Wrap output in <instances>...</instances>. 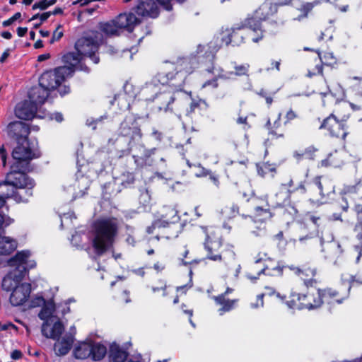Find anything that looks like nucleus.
I'll list each match as a JSON object with an SVG mask.
<instances>
[{
  "label": "nucleus",
  "instance_id": "nucleus-5",
  "mask_svg": "<svg viewBox=\"0 0 362 362\" xmlns=\"http://www.w3.org/2000/svg\"><path fill=\"white\" fill-rule=\"evenodd\" d=\"M290 266L281 265L280 262L268 257L265 252H259L255 258L254 263L251 265L250 271L247 273V277L255 281L259 279L261 274L269 276H281L284 269Z\"/></svg>",
  "mask_w": 362,
  "mask_h": 362
},
{
  "label": "nucleus",
  "instance_id": "nucleus-44",
  "mask_svg": "<svg viewBox=\"0 0 362 362\" xmlns=\"http://www.w3.org/2000/svg\"><path fill=\"white\" fill-rule=\"evenodd\" d=\"M187 255H188V251L185 250L184 254L182 255V256H183V258H182V265H184L185 267L186 272H187V275L191 279L192 278V270L191 267L189 266V265H190L193 262H194L195 264H197L198 262L197 260H195V259L187 260Z\"/></svg>",
  "mask_w": 362,
  "mask_h": 362
},
{
  "label": "nucleus",
  "instance_id": "nucleus-47",
  "mask_svg": "<svg viewBox=\"0 0 362 362\" xmlns=\"http://www.w3.org/2000/svg\"><path fill=\"white\" fill-rule=\"evenodd\" d=\"M318 150L314 146H309L302 153V155L304 156L305 158L313 160L316 157L315 153Z\"/></svg>",
  "mask_w": 362,
  "mask_h": 362
},
{
  "label": "nucleus",
  "instance_id": "nucleus-6",
  "mask_svg": "<svg viewBox=\"0 0 362 362\" xmlns=\"http://www.w3.org/2000/svg\"><path fill=\"white\" fill-rule=\"evenodd\" d=\"M177 213V211L172 206H164L163 212L160 215V218L154 220L151 225L146 228V232L151 235L154 233L155 230L163 229V232L160 234L158 233L156 235L158 240L160 238L170 239L177 238L178 236V231L175 230V232H171L170 225L179 221L180 217Z\"/></svg>",
  "mask_w": 362,
  "mask_h": 362
},
{
  "label": "nucleus",
  "instance_id": "nucleus-26",
  "mask_svg": "<svg viewBox=\"0 0 362 362\" xmlns=\"http://www.w3.org/2000/svg\"><path fill=\"white\" fill-rule=\"evenodd\" d=\"M74 343V337L71 335H66L61 341L54 344V351L57 356H63L66 355L71 350Z\"/></svg>",
  "mask_w": 362,
  "mask_h": 362
},
{
  "label": "nucleus",
  "instance_id": "nucleus-40",
  "mask_svg": "<svg viewBox=\"0 0 362 362\" xmlns=\"http://www.w3.org/2000/svg\"><path fill=\"white\" fill-rule=\"evenodd\" d=\"M18 283L16 282V280L9 274H6L2 279L1 288L3 290L6 291H13Z\"/></svg>",
  "mask_w": 362,
  "mask_h": 362
},
{
  "label": "nucleus",
  "instance_id": "nucleus-38",
  "mask_svg": "<svg viewBox=\"0 0 362 362\" xmlns=\"http://www.w3.org/2000/svg\"><path fill=\"white\" fill-rule=\"evenodd\" d=\"M14 184H23V182H0V198L6 201L11 198L13 193Z\"/></svg>",
  "mask_w": 362,
  "mask_h": 362
},
{
  "label": "nucleus",
  "instance_id": "nucleus-58",
  "mask_svg": "<svg viewBox=\"0 0 362 362\" xmlns=\"http://www.w3.org/2000/svg\"><path fill=\"white\" fill-rule=\"evenodd\" d=\"M158 98L166 102V107H164L165 110H167V109H168L170 103L171 102H173L175 100V98L172 95H170L169 93L160 94L159 96H158Z\"/></svg>",
  "mask_w": 362,
  "mask_h": 362
},
{
  "label": "nucleus",
  "instance_id": "nucleus-9",
  "mask_svg": "<svg viewBox=\"0 0 362 362\" xmlns=\"http://www.w3.org/2000/svg\"><path fill=\"white\" fill-rule=\"evenodd\" d=\"M351 288V285L349 283L341 282L335 288L327 287L320 288L322 303H326L329 305L343 303L349 298Z\"/></svg>",
  "mask_w": 362,
  "mask_h": 362
},
{
  "label": "nucleus",
  "instance_id": "nucleus-34",
  "mask_svg": "<svg viewBox=\"0 0 362 362\" xmlns=\"http://www.w3.org/2000/svg\"><path fill=\"white\" fill-rule=\"evenodd\" d=\"M54 310L55 303L53 300H49L42 306L38 317L44 322H48V320L52 316Z\"/></svg>",
  "mask_w": 362,
  "mask_h": 362
},
{
  "label": "nucleus",
  "instance_id": "nucleus-3",
  "mask_svg": "<svg viewBox=\"0 0 362 362\" xmlns=\"http://www.w3.org/2000/svg\"><path fill=\"white\" fill-rule=\"evenodd\" d=\"M298 188L303 189L300 182L298 187H294L293 182H284L279 187V191L276 193V202L274 204V211L276 216L282 218L286 223L295 220L298 213L296 208L291 204V194Z\"/></svg>",
  "mask_w": 362,
  "mask_h": 362
},
{
  "label": "nucleus",
  "instance_id": "nucleus-29",
  "mask_svg": "<svg viewBox=\"0 0 362 362\" xmlns=\"http://www.w3.org/2000/svg\"><path fill=\"white\" fill-rule=\"evenodd\" d=\"M205 234L204 242H223L221 229L216 226H201Z\"/></svg>",
  "mask_w": 362,
  "mask_h": 362
},
{
  "label": "nucleus",
  "instance_id": "nucleus-10",
  "mask_svg": "<svg viewBox=\"0 0 362 362\" xmlns=\"http://www.w3.org/2000/svg\"><path fill=\"white\" fill-rule=\"evenodd\" d=\"M289 269L299 277L307 289L315 288L320 282L317 268L314 264L305 263L300 267L290 266Z\"/></svg>",
  "mask_w": 362,
  "mask_h": 362
},
{
  "label": "nucleus",
  "instance_id": "nucleus-35",
  "mask_svg": "<svg viewBox=\"0 0 362 362\" xmlns=\"http://www.w3.org/2000/svg\"><path fill=\"white\" fill-rule=\"evenodd\" d=\"M107 353L106 346L100 343H94L91 341V354L90 358L95 361L102 360Z\"/></svg>",
  "mask_w": 362,
  "mask_h": 362
},
{
  "label": "nucleus",
  "instance_id": "nucleus-36",
  "mask_svg": "<svg viewBox=\"0 0 362 362\" xmlns=\"http://www.w3.org/2000/svg\"><path fill=\"white\" fill-rule=\"evenodd\" d=\"M81 60L78 52H68L62 57V62L64 66H71L72 74L75 71V66H77Z\"/></svg>",
  "mask_w": 362,
  "mask_h": 362
},
{
  "label": "nucleus",
  "instance_id": "nucleus-41",
  "mask_svg": "<svg viewBox=\"0 0 362 362\" xmlns=\"http://www.w3.org/2000/svg\"><path fill=\"white\" fill-rule=\"evenodd\" d=\"M139 201L144 209L151 206V196L147 187H144L140 189Z\"/></svg>",
  "mask_w": 362,
  "mask_h": 362
},
{
  "label": "nucleus",
  "instance_id": "nucleus-8",
  "mask_svg": "<svg viewBox=\"0 0 362 362\" xmlns=\"http://www.w3.org/2000/svg\"><path fill=\"white\" fill-rule=\"evenodd\" d=\"M72 75L71 66H62L54 70L44 72L40 79V85L52 91L56 89L69 76Z\"/></svg>",
  "mask_w": 362,
  "mask_h": 362
},
{
  "label": "nucleus",
  "instance_id": "nucleus-22",
  "mask_svg": "<svg viewBox=\"0 0 362 362\" xmlns=\"http://www.w3.org/2000/svg\"><path fill=\"white\" fill-rule=\"evenodd\" d=\"M35 182H23V184H14L13 193L11 198L16 202H27L33 196V188Z\"/></svg>",
  "mask_w": 362,
  "mask_h": 362
},
{
  "label": "nucleus",
  "instance_id": "nucleus-12",
  "mask_svg": "<svg viewBox=\"0 0 362 362\" xmlns=\"http://www.w3.org/2000/svg\"><path fill=\"white\" fill-rule=\"evenodd\" d=\"M119 136L128 139L127 147L123 150V152L125 154H129L132 147L141 141L142 134L140 128L136 125L131 127L127 122H122L119 127Z\"/></svg>",
  "mask_w": 362,
  "mask_h": 362
},
{
  "label": "nucleus",
  "instance_id": "nucleus-13",
  "mask_svg": "<svg viewBox=\"0 0 362 362\" xmlns=\"http://www.w3.org/2000/svg\"><path fill=\"white\" fill-rule=\"evenodd\" d=\"M361 200L362 201V197ZM353 210L356 216L354 232L355 233L356 238L359 241V244L353 247L351 252L353 255L356 256L355 262L358 263L362 256V202L355 204Z\"/></svg>",
  "mask_w": 362,
  "mask_h": 362
},
{
  "label": "nucleus",
  "instance_id": "nucleus-51",
  "mask_svg": "<svg viewBox=\"0 0 362 362\" xmlns=\"http://www.w3.org/2000/svg\"><path fill=\"white\" fill-rule=\"evenodd\" d=\"M269 291L268 293V295L270 296H275L276 298H278L281 303H286V296L285 295H281L280 293L276 291L274 289L272 288H267Z\"/></svg>",
  "mask_w": 362,
  "mask_h": 362
},
{
  "label": "nucleus",
  "instance_id": "nucleus-37",
  "mask_svg": "<svg viewBox=\"0 0 362 362\" xmlns=\"http://www.w3.org/2000/svg\"><path fill=\"white\" fill-rule=\"evenodd\" d=\"M243 35L242 33V30L240 28H238L236 30H233L232 32L228 34L226 39H223V41L226 42V44L228 45L229 43H232L234 46H238L243 42Z\"/></svg>",
  "mask_w": 362,
  "mask_h": 362
},
{
  "label": "nucleus",
  "instance_id": "nucleus-59",
  "mask_svg": "<svg viewBox=\"0 0 362 362\" xmlns=\"http://www.w3.org/2000/svg\"><path fill=\"white\" fill-rule=\"evenodd\" d=\"M332 157V154L329 155L328 158L326 160H322V165L327 166V165H333L334 167H337L339 165V162L336 160L335 157L333 159H331Z\"/></svg>",
  "mask_w": 362,
  "mask_h": 362
},
{
  "label": "nucleus",
  "instance_id": "nucleus-30",
  "mask_svg": "<svg viewBox=\"0 0 362 362\" xmlns=\"http://www.w3.org/2000/svg\"><path fill=\"white\" fill-rule=\"evenodd\" d=\"M129 356V353L122 349L119 345L112 343L109 349V359L111 362H125Z\"/></svg>",
  "mask_w": 362,
  "mask_h": 362
},
{
  "label": "nucleus",
  "instance_id": "nucleus-43",
  "mask_svg": "<svg viewBox=\"0 0 362 362\" xmlns=\"http://www.w3.org/2000/svg\"><path fill=\"white\" fill-rule=\"evenodd\" d=\"M239 193L244 197H252L255 195V192L252 189L251 182H243V185L240 187Z\"/></svg>",
  "mask_w": 362,
  "mask_h": 362
},
{
  "label": "nucleus",
  "instance_id": "nucleus-27",
  "mask_svg": "<svg viewBox=\"0 0 362 362\" xmlns=\"http://www.w3.org/2000/svg\"><path fill=\"white\" fill-rule=\"evenodd\" d=\"M49 327V324L47 322H44L42 325V334L47 338H50L54 340L59 341L61 335L62 334L64 327L63 323L58 320L55 322L51 329L50 334H48L47 330Z\"/></svg>",
  "mask_w": 362,
  "mask_h": 362
},
{
  "label": "nucleus",
  "instance_id": "nucleus-28",
  "mask_svg": "<svg viewBox=\"0 0 362 362\" xmlns=\"http://www.w3.org/2000/svg\"><path fill=\"white\" fill-rule=\"evenodd\" d=\"M261 206L264 205H271L268 202L267 195L257 196L247 198L245 201L241 202L242 211L243 212H249L250 209L255 208V206Z\"/></svg>",
  "mask_w": 362,
  "mask_h": 362
},
{
  "label": "nucleus",
  "instance_id": "nucleus-46",
  "mask_svg": "<svg viewBox=\"0 0 362 362\" xmlns=\"http://www.w3.org/2000/svg\"><path fill=\"white\" fill-rule=\"evenodd\" d=\"M320 220V216H317L315 215L311 214L310 213H308L305 215V221H310L313 223V230H315V231H318V227H319V221Z\"/></svg>",
  "mask_w": 362,
  "mask_h": 362
},
{
  "label": "nucleus",
  "instance_id": "nucleus-2",
  "mask_svg": "<svg viewBox=\"0 0 362 362\" xmlns=\"http://www.w3.org/2000/svg\"><path fill=\"white\" fill-rule=\"evenodd\" d=\"M223 244V242H204V248L206 252V258L221 263L228 272L234 270L235 275L238 276L241 267L233 246L227 245L221 250Z\"/></svg>",
  "mask_w": 362,
  "mask_h": 362
},
{
  "label": "nucleus",
  "instance_id": "nucleus-19",
  "mask_svg": "<svg viewBox=\"0 0 362 362\" xmlns=\"http://www.w3.org/2000/svg\"><path fill=\"white\" fill-rule=\"evenodd\" d=\"M6 130L8 136L15 139L18 144L28 140L30 134L29 127L25 123L20 121L10 122Z\"/></svg>",
  "mask_w": 362,
  "mask_h": 362
},
{
  "label": "nucleus",
  "instance_id": "nucleus-48",
  "mask_svg": "<svg viewBox=\"0 0 362 362\" xmlns=\"http://www.w3.org/2000/svg\"><path fill=\"white\" fill-rule=\"evenodd\" d=\"M62 25H58L55 30L53 32L52 38L50 40V44H53L55 41L59 40L64 35L63 31L60 30Z\"/></svg>",
  "mask_w": 362,
  "mask_h": 362
},
{
  "label": "nucleus",
  "instance_id": "nucleus-49",
  "mask_svg": "<svg viewBox=\"0 0 362 362\" xmlns=\"http://www.w3.org/2000/svg\"><path fill=\"white\" fill-rule=\"evenodd\" d=\"M264 296H265L264 293L258 294L256 296L255 301V302H252L250 303L251 308H259L263 307Z\"/></svg>",
  "mask_w": 362,
  "mask_h": 362
},
{
  "label": "nucleus",
  "instance_id": "nucleus-39",
  "mask_svg": "<svg viewBox=\"0 0 362 362\" xmlns=\"http://www.w3.org/2000/svg\"><path fill=\"white\" fill-rule=\"evenodd\" d=\"M199 214L197 212V207L190 210L189 212L185 211L182 213V230L187 227V224L193 226L192 221H197L199 217Z\"/></svg>",
  "mask_w": 362,
  "mask_h": 362
},
{
  "label": "nucleus",
  "instance_id": "nucleus-55",
  "mask_svg": "<svg viewBox=\"0 0 362 362\" xmlns=\"http://www.w3.org/2000/svg\"><path fill=\"white\" fill-rule=\"evenodd\" d=\"M319 4L318 1H315L311 3H306L302 6L301 11L304 13V16H307L308 13Z\"/></svg>",
  "mask_w": 362,
  "mask_h": 362
},
{
  "label": "nucleus",
  "instance_id": "nucleus-57",
  "mask_svg": "<svg viewBox=\"0 0 362 362\" xmlns=\"http://www.w3.org/2000/svg\"><path fill=\"white\" fill-rule=\"evenodd\" d=\"M156 151L155 148L147 150L146 151L144 156L141 158V160H143L146 165H151L152 164V160L150 159L151 156L154 153V151Z\"/></svg>",
  "mask_w": 362,
  "mask_h": 362
},
{
  "label": "nucleus",
  "instance_id": "nucleus-17",
  "mask_svg": "<svg viewBox=\"0 0 362 362\" xmlns=\"http://www.w3.org/2000/svg\"><path fill=\"white\" fill-rule=\"evenodd\" d=\"M310 189L314 193H318L320 199H317L321 204L329 202L334 199L335 186L333 182H313L310 185Z\"/></svg>",
  "mask_w": 362,
  "mask_h": 362
},
{
  "label": "nucleus",
  "instance_id": "nucleus-15",
  "mask_svg": "<svg viewBox=\"0 0 362 362\" xmlns=\"http://www.w3.org/2000/svg\"><path fill=\"white\" fill-rule=\"evenodd\" d=\"M75 48L81 56L90 57L95 64L99 62V57L95 54L98 49V45L93 39L88 37L78 39L75 44Z\"/></svg>",
  "mask_w": 362,
  "mask_h": 362
},
{
  "label": "nucleus",
  "instance_id": "nucleus-52",
  "mask_svg": "<svg viewBox=\"0 0 362 362\" xmlns=\"http://www.w3.org/2000/svg\"><path fill=\"white\" fill-rule=\"evenodd\" d=\"M230 215L233 217H235L238 215L242 216L243 211H242L241 204L238 205V204H235V203L232 204L231 206L230 207Z\"/></svg>",
  "mask_w": 362,
  "mask_h": 362
},
{
  "label": "nucleus",
  "instance_id": "nucleus-56",
  "mask_svg": "<svg viewBox=\"0 0 362 362\" xmlns=\"http://www.w3.org/2000/svg\"><path fill=\"white\" fill-rule=\"evenodd\" d=\"M48 7H49L48 4V0H41L38 2L35 3L32 8L33 10L40 9V10H46Z\"/></svg>",
  "mask_w": 362,
  "mask_h": 362
},
{
  "label": "nucleus",
  "instance_id": "nucleus-31",
  "mask_svg": "<svg viewBox=\"0 0 362 362\" xmlns=\"http://www.w3.org/2000/svg\"><path fill=\"white\" fill-rule=\"evenodd\" d=\"M361 182H356L354 185H344V187L341 189V192H339L340 194L342 197L343 200H344L345 204H342L341 208V210L344 212H347L348 209L349 208L347 199L351 198L352 195L356 194L358 193V191L359 189Z\"/></svg>",
  "mask_w": 362,
  "mask_h": 362
},
{
  "label": "nucleus",
  "instance_id": "nucleus-32",
  "mask_svg": "<svg viewBox=\"0 0 362 362\" xmlns=\"http://www.w3.org/2000/svg\"><path fill=\"white\" fill-rule=\"evenodd\" d=\"M17 247V243L14 239L0 234V255H8Z\"/></svg>",
  "mask_w": 362,
  "mask_h": 362
},
{
  "label": "nucleus",
  "instance_id": "nucleus-24",
  "mask_svg": "<svg viewBox=\"0 0 362 362\" xmlns=\"http://www.w3.org/2000/svg\"><path fill=\"white\" fill-rule=\"evenodd\" d=\"M49 90L40 84L39 86L33 87L28 93L30 101L37 107L38 105H42L45 103L49 96Z\"/></svg>",
  "mask_w": 362,
  "mask_h": 362
},
{
  "label": "nucleus",
  "instance_id": "nucleus-21",
  "mask_svg": "<svg viewBox=\"0 0 362 362\" xmlns=\"http://www.w3.org/2000/svg\"><path fill=\"white\" fill-rule=\"evenodd\" d=\"M156 0H139L134 8L136 13L143 17L156 18L159 13V8Z\"/></svg>",
  "mask_w": 362,
  "mask_h": 362
},
{
  "label": "nucleus",
  "instance_id": "nucleus-62",
  "mask_svg": "<svg viewBox=\"0 0 362 362\" xmlns=\"http://www.w3.org/2000/svg\"><path fill=\"white\" fill-rule=\"evenodd\" d=\"M258 95L262 98H265L266 103L270 105L273 102L272 96L269 94L265 90L262 89L259 92H258Z\"/></svg>",
  "mask_w": 362,
  "mask_h": 362
},
{
  "label": "nucleus",
  "instance_id": "nucleus-45",
  "mask_svg": "<svg viewBox=\"0 0 362 362\" xmlns=\"http://www.w3.org/2000/svg\"><path fill=\"white\" fill-rule=\"evenodd\" d=\"M272 240L279 247H284L287 243L282 230H280L276 234L272 235Z\"/></svg>",
  "mask_w": 362,
  "mask_h": 362
},
{
  "label": "nucleus",
  "instance_id": "nucleus-16",
  "mask_svg": "<svg viewBox=\"0 0 362 362\" xmlns=\"http://www.w3.org/2000/svg\"><path fill=\"white\" fill-rule=\"evenodd\" d=\"M274 204L272 205L255 206V208L250 209L249 212L242 213V217L245 219L250 218L254 221L264 222L276 216V211H274Z\"/></svg>",
  "mask_w": 362,
  "mask_h": 362
},
{
  "label": "nucleus",
  "instance_id": "nucleus-14",
  "mask_svg": "<svg viewBox=\"0 0 362 362\" xmlns=\"http://www.w3.org/2000/svg\"><path fill=\"white\" fill-rule=\"evenodd\" d=\"M320 129H327L331 136L337 138L344 139L347 135L346 120L337 119L334 114H331L323 120Z\"/></svg>",
  "mask_w": 362,
  "mask_h": 362
},
{
  "label": "nucleus",
  "instance_id": "nucleus-50",
  "mask_svg": "<svg viewBox=\"0 0 362 362\" xmlns=\"http://www.w3.org/2000/svg\"><path fill=\"white\" fill-rule=\"evenodd\" d=\"M249 67H250V66L247 64H242V65H237L235 66V74L236 76L246 75L248 71Z\"/></svg>",
  "mask_w": 362,
  "mask_h": 362
},
{
  "label": "nucleus",
  "instance_id": "nucleus-53",
  "mask_svg": "<svg viewBox=\"0 0 362 362\" xmlns=\"http://www.w3.org/2000/svg\"><path fill=\"white\" fill-rule=\"evenodd\" d=\"M245 31H246L250 37H252V33H256L257 37H252V41L255 42H259V40H261L263 37V33L261 29H255L253 30L250 29H247Z\"/></svg>",
  "mask_w": 362,
  "mask_h": 362
},
{
  "label": "nucleus",
  "instance_id": "nucleus-23",
  "mask_svg": "<svg viewBox=\"0 0 362 362\" xmlns=\"http://www.w3.org/2000/svg\"><path fill=\"white\" fill-rule=\"evenodd\" d=\"M37 107L30 100H25L17 105L15 109L16 116L23 120L33 119L37 111Z\"/></svg>",
  "mask_w": 362,
  "mask_h": 362
},
{
  "label": "nucleus",
  "instance_id": "nucleus-60",
  "mask_svg": "<svg viewBox=\"0 0 362 362\" xmlns=\"http://www.w3.org/2000/svg\"><path fill=\"white\" fill-rule=\"evenodd\" d=\"M47 300L44 298L42 296H36L31 300L32 307H40L42 306Z\"/></svg>",
  "mask_w": 362,
  "mask_h": 362
},
{
  "label": "nucleus",
  "instance_id": "nucleus-20",
  "mask_svg": "<svg viewBox=\"0 0 362 362\" xmlns=\"http://www.w3.org/2000/svg\"><path fill=\"white\" fill-rule=\"evenodd\" d=\"M31 292V284L30 283H22L12 291L9 300L13 306L23 305L30 297Z\"/></svg>",
  "mask_w": 362,
  "mask_h": 362
},
{
  "label": "nucleus",
  "instance_id": "nucleus-1",
  "mask_svg": "<svg viewBox=\"0 0 362 362\" xmlns=\"http://www.w3.org/2000/svg\"><path fill=\"white\" fill-rule=\"evenodd\" d=\"M93 229V246L95 253L101 256L112 247L118 233V225L114 218H102L94 222Z\"/></svg>",
  "mask_w": 362,
  "mask_h": 362
},
{
  "label": "nucleus",
  "instance_id": "nucleus-25",
  "mask_svg": "<svg viewBox=\"0 0 362 362\" xmlns=\"http://www.w3.org/2000/svg\"><path fill=\"white\" fill-rule=\"evenodd\" d=\"M114 20L119 30L127 29L129 31L139 23L138 18L132 13H121Z\"/></svg>",
  "mask_w": 362,
  "mask_h": 362
},
{
  "label": "nucleus",
  "instance_id": "nucleus-64",
  "mask_svg": "<svg viewBox=\"0 0 362 362\" xmlns=\"http://www.w3.org/2000/svg\"><path fill=\"white\" fill-rule=\"evenodd\" d=\"M23 356V353L18 349L13 350L11 354V357L13 360H18Z\"/></svg>",
  "mask_w": 362,
  "mask_h": 362
},
{
  "label": "nucleus",
  "instance_id": "nucleus-63",
  "mask_svg": "<svg viewBox=\"0 0 362 362\" xmlns=\"http://www.w3.org/2000/svg\"><path fill=\"white\" fill-rule=\"evenodd\" d=\"M158 4H160V5L163 6V7L167 9V10H171L172 9V6L170 4V2L171 0H156ZM177 2H180L181 0H175Z\"/></svg>",
  "mask_w": 362,
  "mask_h": 362
},
{
  "label": "nucleus",
  "instance_id": "nucleus-18",
  "mask_svg": "<svg viewBox=\"0 0 362 362\" xmlns=\"http://www.w3.org/2000/svg\"><path fill=\"white\" fill-rule=\"evenodd\" d=\"M234 289L233 288L227 287L223 293L218 296H213L211 297V298L214 300L216 305L221 306V308L218 309V313L220 315L230 312L235 309L237 306L239 302L238 298L230 299L226 298V296L232 293Z\"/></svg>",
  "mask_w": 362,
  "mask_h": 362
},
{
  "label": "nucleus",
  "instance_id": "nucleus-54",
  "mask_svg": "<svg viewBox=\"0 0 362 362\" xmlns=\"http://www.w3.org/2000/svg\"><path fill=\"white\" fill-rule=\"evenodd\" d=\"M318 231H315V230H310L305 235H301L299 237L298 240L300 243H303L305 240H311L315 238L317 235Z\"/></svg>",
  "mask_w": 362,
  "mask_h": 362
},
{
  "label": "nucleus",
  "instance_id": "nucleus-61",
  "mask_svg": "<svg viewBox=\"0 0 362 362\" xmlns=\"http://www.w3.org/2000/svg\"><path fill=\"white\" fill-rule=\"evenodd\" d=\"M297 117H298V114L295 111H293L292 109H290L289 110L287 111V112L285 115L286 121L284 122V123L287 124L289 122H291V120H293Z\"/></svg>",
  "mask_w": 362,
  "mask_h": 362
},
{
  "label": "nucleus",
  "instance_id": "nucleus-42",
  "mask_svg": "<svg viewBox=\"0 0 362 362\" xmlns=\"http://www.w3.org/2000/svg\"><path fill=\"white\" fill-rule=\"evenodd\" d=\"M119 30L115 20L107 22L102 26V30L108 35H119Z\"/></svg>",
  "mask_w": 362,
  "mask_h": 362
},
{
  "label": "nucleus",
  "instance_id": "nucleus-11",
  "mask_svg": "<svg viewBox=\"0 0 362 362\" xmlns=\"http://www.w3.org/2000/svg\"><path fill=\"white\" fill-rule=\"evenodd\" d=\"M29 256V251L22 250L17 252L14 256L8 260V266L13 267L8 273L18 284H21V282L28 272L25 264Z\"/></svg>",
  "mask_w": 362,
  "mask_h": 362
},
{
  "label": "nucleus",
  "instance_id": "nucleus-33",
  "mask_svg": "<svg viewBox=\"0 0 362 362\" xmlns=\"http://www.w3.org/2000/svg\"><path fill=\"white\" fill-rule=\"evenodd\" d=\"M91 341L79 343L74 349L73 355L75 358L83 360L90 357Z\"/></svg>",
  "mask_w": 362,
  "mask_h": 362
},
{
  "label": "nucleus",
  "instance_id": "nucleus-4",
  "mask_svg": "<svg viewBox=\"0 0 362 362\" xmlns=\"http://www.w3.org/2000/svg\"><path fill=\"white\" fill-rule=\"evenodd\" d=\"M12 156L17 161L16 166L18 170H12L7 176L5 181H11V179L16 180L28 181V177L25 171H30L29 163L31 160L36 157L35 152L30 147L28 140L21 141L13 150Z\"/></svg>",
  "mask_w": 362,
  "mask_h": 362
},
{
  "label": "nucleus",
  "instance_id": "nucleus-7",
  "mask_svg": "<svg viewBox=\"0 0 362 362\" xmlns=\"http://www.w3.org/2000/svg\"><path fill=\"white\" fill-rule=\"evenodd\" d=\"M289 298L286 305L291 309L311 310L323 305L320 288L316 289L315 292H311L310 289L303 293L293 292L291 293Z\"/></svg>",
  "mask_w": 362,
  "mask_h": 362
}]
</instances>
